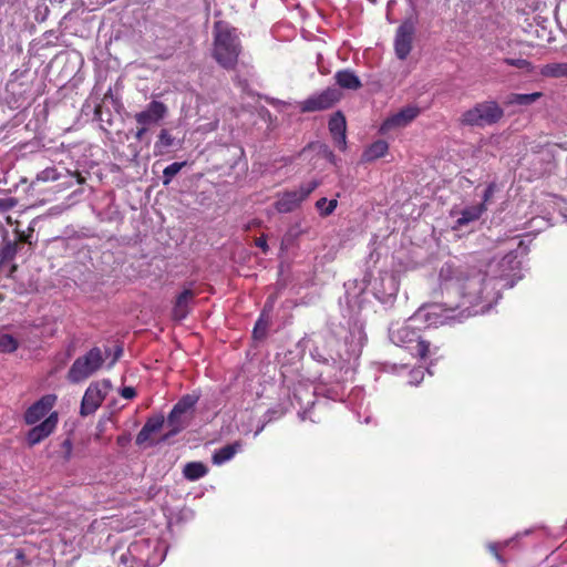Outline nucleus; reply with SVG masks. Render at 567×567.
<instances>
[{
  "instance_id": "nucleus-1",
  "label": "nucleus",
  "mask_w": 567,
  "mask_h": 567,
  "mask_svg": "<svg viewBox=\"0 0 567 567\" xmlns=\"http://www.w3.org/2000/svg\"><path fill=\"white\" fill-rule=\"evenodd\" d=\"M443 281H450L460 292L463 299V306H478L484 301H488L492 297L494 286L491 287L492 280L486 272L476 268L454 267L445 264L440 271Z\"/></svg>"
},
{
  "instance_id": "nucleus-2",
  "label": "nucleus",
  "mask_w": 567,
  "mask_h": 567,
  "mask_svg": "<svg viewBox=\"0 0 567 567\" xmlns=\"http://www.w3.org/2000/svg\"><path fill=\"white\" fill-rule=\"evenodd\" d=\"M243 49L237 28L221 20L214 23L212 56L220 68L236 70Z\"/></svg>"
},
{
  "instance_id": "nucleus-3",
  "label": "nucleus",
  "mask_w": 567,
  "mask_h": 567,
  "mask_svg": "<svg viewBox=\"0 0 567 567\" xmlns=\"http://www.w3.org/2000/svg\"><path fill=\"white\" fill-rule=\"evenodd\" d=\"M389 337L395 346L406 349L414 358L425 360L431 353V343L409 322L391 324Z\"/></svg>"
},
{
  "instance_id": "nucleus-4",
  "label": "nucleus",
  "mask_w": 567,
  "mask_h": 567,
  "mask_svg": "<svg viewBox=\"0 0 567 567\" xmlns=\"http://www.w3.org/2000/svg\"><path fill=\"white\" fill-rule=\"evenodd\" d=\"M504 117V110L493 100L476 103L460 117L463 126L484 127L498 123Z\"/></svg>"
},
{
  "instance_id": "nucleus-5",
  "label": "nucleus",
  "mask_w": 567,
  "mask_h": 567,
  "mask_svg": "<svg viewBox=\"0 0 567 567\" xmlns=\"http://www.w3.org/2000/svg\"><path fill=\"white\" fill-rule=\"evenodd\" d=\"M106 355L101 348H91L74 360L66 373L68 381L73 384L85 381L103 367Z\"/></svg>"
},
{
  "instance_id": "nucleus-6",
  "label": "nucleus",
  "mask_w": 567,
  "mask_h": 567,
  "mask_svg": "<svg viewBox=\"0 0 567 567\" xmlns=\"http://www.w3.org/2000/svg\"><path fill=\"white\" fill-rule=\"evenodd\" d=\"M320 185L317 179H311L299 186L298 189L287 190L278 195L275 202V208L278 213L287 214L296 210L310 194L316 190Z\"/></svg>"
},
{
  "instance_id": "nucleus-7",
  "label": "nucleus",
  "mask_w": 567,
  "mask_h": 567,
  "mask_svg": "<svg viewBox=\"0 0 567 567\" xmlns=\"http://www.w3.org/2000/svg\"><path fill=\"white\" fill-rule=\"evenodd\" d=\"M109 381L92 382L84 392L81 401L80 414L87 416L93 414L106 398Z\"/></svg>"
},
{
  "instance_id": "nucleus-8",
  "label": "nucleus",
  "mask_w": 567,
  "mask_h": 567,
  "mask_svg": "<svg viewBox=\"0 0 567 567\" xmlns=\"http://www.w3.org/2000/svg\"><path fill=\"white\" fill-rule=\"evenodd\" d=\"M341 99V93L336 87H328L322 92L309 96L300 103L303 113L324 111L331 109Z\"/></svg>"
},
{
  "instance_id": "nucleus-9",
  "label": "nucleus",
  "mask_w": 567,
  "mask_h": 567,
  "mask_svg": "<svg viewBox=\"0 0 567 567\" xmlns=\"http://www.w3.org/2000/svg\"><path fill=\"white\" fill-rule=\"evenodd\" d=\"M415 33L414 22L410 19L403 21L396 29L394 51L399 60H405L412 51Z\"/></svg>"
},
{
  "instance_id": "nucleus-10",
  "label": "nucleus",
  "mask_w": 567,
  "mask_h": 567,
  "mask_svg": "<svg viewBox=\"0 0 567 567\" xmlns=\"http://www.w3.org/2000/svg\"><path fill=\"white\" fill-rule=\"evenodd\" d=\"M167 112L168 109L163 102L152 101L147 104L145 110L136 113L134 118L137 125L150 128L159 123L167 115Z\"/></svg>"
},
{
  "instance_id": "nucleus-11",
  "label": "nucleus",
  "mask_w": 567,
  "mask_h": 567,
  "mask_svg": "<svg viewBox=\"0 0 567 567\" xmlns=\"http://www.w3.org/2000/svg\"><path fill=\"white\" fill-rule=\"evenodd\" d=\"M56 396L54 394L43 395L27 409L23 415L24 422L28 425L37 424L40 420L47 416V414L54 406Z\"/></svg>"
},
{
  "instance_id": "nucleus-12",
  "label": "nucleus",
  "mask_w": 567,
  "mask_h": 567,
  "mask_svg": "<svg viewBox=\"0 0 567 567\" xmlns=\"http://www.w3.org/2000/svg\"><path fill=\"white\" fill-rule=\"evenodd\" d=\"M420 114V109L414 105H409L400 110L398 113L384 120L381 124L380 132L388 133L394 127H404L415 120Z\"/></svg>"
},
{
  "instance_id": "nucleus-13",
  "label": "nucleus",
  "mask_w": 567,
  "mask_h": 567,
  "mask_svg": "<svg viewBox=\"0 0 567 567\" xmlns=\"http://www.w3.org/2000/svg\"><path fill=\"white\" fill-rule=\"evenodd\" d=\"M58 413H50L44 421L33 426L27 434V442L30 446H34L47 439L58 425Z\"/></svg>"
},
{
  "instance_id": "nucleus-14",
  "label": "nucleus",
  "mask_w": 567,
  "mask_h": 567,
  "mask_svg": "<svg viewBox=\"0 0 567 567\" xmlns=\"http://www.w3.org/2000/svg\"><path fill=\"white\" fill-rule=\"evenodd\" d=\"M328 127L337 146L344 151L347 146V121L341 111L332 114L329 120Z\"/></svg>"
},
{
  "instance_id": "nucleus-15",
  "label": "nucleus",
  "mask_w": 567,
  "mask_h": 567,
  "mask_svg": "<svg viewBox=\"0 0 567 567\" xmlns=\"http://www.w3.org/2000/svg\"><path fill=\"white\" fill-rule=\"evenodd\" d=\"M196 293L192 289L183 290L177 297L173 306L172 317L176 321L184 320L190 310V302L195 299Z\"/></svg>"
},
{
  "instance_id": "nucleus-16",
  "label": "nucleus",
  "mask_w": 567,
  "mask_h": 567,
  "mask_svg": "<svg viewBox=\"0 0 567 567\" xmlns=\"http://www.w3.org/2000/svg\"><path fill=\"white\" fill-rule=\"evenodd\" d=\"M165 423V419L162 414L150 416L138 434L136 435L135 443L143 445L150 441L153 433L158 432Z\"/></svg>"
},
{
  "instance_id": "nucleus-17",
  "label": "nucleus",
  "mask_w": 567,
  "mask_h": 567,
  "mask_svg": "<svg viewBox=\"0 0 567 567\" xmlns=\"http://www.w3.org/2000/svg\"><path fill=\"white\" fill-rule=\"evenodd\" d=\"M336 83L346 90L357 91L362 87L359 76L349 69L340 70L334 74Z\"/></svg>"
},
{
  "instance_id": "nucleus-18",
  "label": "nucleus",
  "mask_w": 567,
  "mask_h": 567,
  "mask_svg": "<svg viewBox=\"0 0 567 567\" xmlns=\"http://www.w3.org/2000/svg\"><path fill=\"white\" fill-rule=\"evenodd\" d=\"M166 424L169 427V431L162 437V441H167L172 436L181 433L188 425V421L185 415H182L172 409L167 416Z\"/></svg>"
},
{
  "instance_id": "nucleus-19",
  "label": "nucleus",
  "mask_w": 567,
  "mask_h": 567,
  "mask_svg": "<svg viewBox=\"0 0 567 567\" xmlns=\"http://www.w3.org/2000/svg\"><path fill=\"white\" fill-rule=\"evenodd\" d=\"M389 151V144L384 140H378L369 145L362 153V162L370 163L383 157Z\"/></svg>"
},
{
  "instance_id": "nucleus-20",
  "label": "nucleus",
  "mask_w": 567,
  "mask_h": 567,
  "mask_svg": "<svg viewBox=\"0 0 567 567\" xmlns=\"http://www.w3.org/2000/svg\"><path fill=\"white\" fill-rule=\"evenodd\" d=\"M543 96L542 92L534 93H511L506 96L504 104L507 106L519 105L529 106Z\"/></svg>"
},
{
  "instance_id": "nucleus-21",
  "label": "nucleus",
  "mask_w": 567,
  "mask_h": 567,
  "mask_svg": "<svg viewBox=\"0 0 567 567\" xmlns=\"http://www.w3.org/2000/svg\"><path fill=\"white\" fill-rule=\"evenodd\" d=\"M241 444L240 442H235L233 444H227L217 451L214 452L212 461L216 465H221L226 463L227 461L231 460L235 454L240 449Z\"/></svg>"
},
{
  "instance_id": "nucleus-22",
  "label": "nucleus",
  "mask_w": 567,
  "mask_h": 567,
  "mask_svg": "<svg viewBox=\"0 0 567 567\" xmlns=\"http://www.w3.org/2000/svg\"><path fill=\"white\" fill-rule=\"evenodd\" d=\"M485 210L486 206L484 204L471 206L463 209L461 213V217L457 219V225L465 226L472 221L480 219Z\"/></svg>"
},
{
  "instance_id": "nucleus-23",
  "label": "nucleus",
  "mask_w": 567,
  "mask_h": 567,
  "mask_svg": "<svg viewBox=\"0 0 567 567\" xmlns=\"http://www.w3.org/2000/svg\"><path fill=\"white\" fill-rule=\"evenodd\" d=\"M208 472L207 466L202 462H189L183 468V475L188 481H197Z\"/></svg>"
},
{
  "instance_id": "nucleus-24",
  "label": "nucleus",
  "mask_w": 567,
  "mask_h": 567,
  "mask_svg": "<svg viewBox=\"0 0 567 567\" xmlns=\"http://www.w3.org/2000/svg\"><path fill=\"white\" fill-rule=\"evenodd\" d=\"M540 74L545 78H567V62L545 64L540 69Z\"/></svg>"
},
{
  "instance_id": "nucleus-25",
  "label": "nucleus",
  "mask_w": 567,
  "mask_h": 567,
  "mask_svg": "<svg viewBox=\"0 0 567 567\" xmlns=\"http://www.w3.org/2000/svg\"><path fill=\"white\" fill-rule=\"evenodd\" d=\"M199 400V395L192 393V394H185L183 395L177 403L173 406V410L178 412L182 415H185L194 409L196 403Z\"/></svg>"
},
{
  "instance_id": "nucleus-26",
  "label": "nucleus",
  "mask_w": 567,
  "mask_h": 567,
  "mask_svg": "<svg viewBox=\"0 0 567 567\" xmlns=\"http://www.w3.org/2000/svg\"><path fill=\"white\" fill-rule=\"evenodd\" d=\"M199 400V395L192 393V394H185L183 395L177 403L173 406V410L178 412L182 415H185L194 409L196 403Z\"/></svg>"
},
{
  "instance_id": "nucleus-27",
  "label": "nucleus",
  "mask_w": 567,
  "mask_h": 567,
  "mask_svg": "<svg viewBox=\"0 0 567 567\" xmlns=\"http://www.w3.org/2000/svg\"><path fill=\"white\" fill-rule=\"evenodd\" d=\"M199 400V395L192 393V394H185L183 395L177 403L173 406V410L178 412L182 415H185L194 409L196 403Z\"/></svg>"
},
{
  "instance_id": "nucleus-28",
  "label": "nucleus",
  "mask_w": 567,
  "mask_h": 567,
  "mask_svg": "<svg viewBox=\"0 0 567 567\" xmlns=\"http://www.w3.org/2000/svg\"><path fill=\"white\" fill-rule=\"evenodd\" d=\"M174 142H175V138L173 137V135L169 133L168 130L166 128H163L159 134H158V138L155 143V154L156 155H163L164 153L167 152L168 148H171L173 145H174Z\"/></svg>"
},
{
  "instance_id": "nucleus-29",
  "label": "nucleus",
  "mask_w": 567,
  "mask_h": 567,
  "mask_svg": "<svg viewBox=\"0 0 567 567\" xmlns=\"http://www.w3.org/2000/svg\"><path fill=\"white\" fill-rule=\"evenodd\" d=\"M337 206V198L327 199L326 197H321L316 202V208L319 210L321 217H328L332 215Z\"/></svg>"
},
{
  "instance_id": "nucleus-30",
  "label": "nucleus",
  "mask_w": 567,
  "mask_h": 567,
  "mask_svg": "<svg viewBox=\"0 0 567 567\" xmlns=\"http://www.w3.org/2000/svg\"><path fill=\"white\" fill-rule=\"evenodd\" d=\"M19 251H21V249L18 247V244L8 240L0 249V260L13 261Z\"/></svg>"
},
{
  "instance_id": "nucleus-31",
  "label": "nucleus",
  "mask_w": 567,
  "mask_h": 567,
  "mask_svg": "<svg viewBox=\"0 0 567 567\" xmlns=\"http://www.w3.org/2000/svg\"><path fill=\"white\" fill-rule=\"evenodd\" d=\"M19 348V341L9 333L0 334V352L12 353Z\"/></svg>"
},
{
  "instance_id": "nucleus-32",
  "label": "nucleus",
  "mask_w": 567,
  "mask_h": 567,
  "mask_svg": "<svg viewBox=\"0 0 567 567\" xmlns=\"http://www.w3.org/2000/svg\"><path fill=\"white\" fill-rule=\"evenodd\" d=\"M185 165L186 162H174L166 166L163 171V184L167 186Z\"/></svg>"
},
{
  "instance_id": "nucleus-33",
  "label": "nucleus",
  "mask_w": 567,
  "mask_h": 567,
  "mask_svg": "<svg viewBox=\"0 0 567 567\" xmlns=\"http://www.w3.org/2000/svg\"><path fill=\"white\" fill-rule=\"evenodd\" d=\"M269 328V320L265 317L264 313L260 315L258 320L255 323L252 336L257 340H261L267 336V330Z\"/></svg>"
},
{
  "instance_id": "nucleus-34",
  "label": "nucleus",
  "mask_w": 567,
  "mask_h": 567,
  "mask_svg": "<svg viewBox=\"0 0 567 567\" xmlns=\"http://www.w3.org/2000/svg\"><path fill=\"white\" fill-rule=\"evenodd\" d=\"M13 234H14V240H12V241L17 243L18 247L21 250L24 245H28L29 246L28 250H31L37 244V241L33 243L32 239L29 238L27 234H24L21 229H19V227H16L13 229Z\"/></svg>"
},
{
  "instance_id": "nucleus-35",
  "label": "nucleus",
  "mask_w": 567,
  "mask_h": 567,
  "mask_svg": "<svg viewBox=\"0 0 567 567\" xmlns=\"http://www.w3.org/2000/svg\"><path fill=\"white\" fill-rule=\"evenodd\" d=\"M504 63L509 65V66H514V68H517L519 70H524L527 73H532L534 71V65L532 64V62H529L526 59L506 58V59H504Z\"/></svg>"
},
{
  "instance_id": "nucleus-36",
  "label": "nucleus",
  "mask_w": 567,
  "mask_h": 567,
  "mask_svg": "<svg viewBox=\"0 0 567 567\" xmlns=\"http://www.w3.org/2000/svg\"><path fill=\"white\" fill-rule=\"evenodd\" d=\"M18 266L13 261L0 260V277L10 278L17 271Z\"/></svg>"
},
{
  "instance_id": "nucleus-37",
  "label": "nucleus",
  "mask_w": 567,
  "mask_h": 567,
  "mask_svg": "<svg viewBox=\"0 0 567 567\" xmlns=\"http://www.w3.org/2000/svg\"><path fill=\"white\" fill-rule=\"evenodd\" d=\"M73 443L71 437H66L61 443V457L64 462H69L72 458Z\"/></svg>"
},
{
  "instance_id": "nucleus-38",
  "label": "nucleus",
  "mask_w": 567,
  "mask_h": 567,
  "mask_svg": "<svg viewBox=\"0 0 567 567\" xmlns=\"http://www.w3.org/2000/svg\"><path fill=\"white\" fill-rule=\"evenodd\" d=\"M19 200L16 197L0 198V214H4L18 205Z\"/></svg>"
},
{
  "instance_id": "nucleus-39",
  "label": "nucleus",
  "mask_w": 567,
  "mask_h": 567,
  "mask_svg": "<svg viewBox=\"0 0 567 567\" xmlns=\"http://www.w3.org/2000/svg\"><path fill=\"white\" fill-rule=\"evenodd\" d=\"M504 545H499L497 543H491L487 545V548L489 550V553L499 561L503 563V558L502 556L499 555V549L503 548Z\"/></svg>"
},
{
  "instance_id": "nucleus-40",
  "label": "nucleus",
  "mask_w": 567,
  "mask_h": 567,
  "mask_svg": "<svg viewBox=\"0 0 567 567\" xmlns=\"http://www.w3.org/2000/svg\"><path fill=\"white\" fill-rule=\"evenodd\" d=\"M121 396L126 400H132L136 396V390L133 386H124L121 390Z\"/></svg>"
},
{
  "instance_id": "nucleus-41",
  "label": "nucleus",
  "mask_w": 567,
  "mask_h": 567,
  "mask_svg": "<svg viewBox=\"0 0 567 567\" xmlns=\"http://www.w3.org/2000/svg\"><path fill=\"white\" fill-rule=\"evenodd\" d=\"M495 184L494 183H491L489 185H487V187L485 188L484 190V195H483V203L485 206H486V202H488L494 193H495Z\"/></svg>"
},
{
  "instance_id": "nucleus-42",
  "label": "nucleus",
  "mask_w": 567,
  "mask_h": 567,
  "mask_svg": "<svg viewBox=\"0 0 567 567\" xmlns=\"http://www.w3.org/2000/svg\"><path fill=\"white\" fill-rule=\"evenodd\" d=\"M14 558L22 566L29 565V560L23 549H17L14 551Z\"/></svg>"
},
{
  "instance_id": "nucleus-43",
  "label": "nucleus",
  "mask_w": 567,
  "mask_h": 567,
  "mask_svg": "<svg viewBox=\"0 0 567 567\" xmlns=\"http://www.w3.org/2000/svg\"><path fill=\"white\" fill-rule=\"evenodd\" d=\"M255 245L259 247L264 252L268 251L267 238L265 235H261L260 237L256 238Z\"/></svg>"
},
{
  "instance_id": "nucleus-44",
  "label": "nucleus",
  "mask_w": 567,
  "mask_h": 567,
  "mask_svg": "<svg viewBox=\"0 0 567 567\" xmlns=\"http://www.w3.org/2000/svg\"><path fill=\"white\" fill-rule=\"evenodd\" d=\"M42 175L43 176L41 178L43 181H48V179H53L54 181V179L58 178V176L55 174V169H45V171L42 172Z\"/></svg>"
},
{
  "instance_id": "nucleus-45",
  "label": "nucleus",
  "mask_w": 567,
  "mask_h": 567,
  "mask_svg": "<svg viewBox=\"0 0 567 567\" xmlns=\"http://www.w3.org/2000/svg\"><path fill=\"white\" fill-rule=\"evenodd\" d=\"M148 130L150 128H147V127H145L143 125H137V130H136V133H135V138L137 141H141Z\"/></svg>"
},
{
  "instance_id": "nucleus-46",
  "label": "nucleus",
  "mask_w": 567,
  "mask_h": 567,
  "mask_svg": "<svg viewBox=\"0 0 567 567\" xmlns=\"http://www.w3.org/2000/svg\"><path fill=\"white\" fill-rule=\"evenodd\" d=\"M130 440H131V439H130V435H127V434H123V435H118V436H117V439H116V443H117L120 446L124 447V446H126V445L128 444Z\"/></svg>"
},
{
  "instance_id": "nucleus-47",
  "label": "nucleus",
  "mask_w": 567,
  "mask_h": 567,
  "mask_svg": "<svg viewBox=\"0 0 567 567\" xmlns=\"http://www.w3.org/2000/svg\"><path fill=\"white\" fill-rule=\"evenodd\" d=\"M72 176H74L76 178V183L80 185L84 184L86 181L85 177L78 171L73 172Z\"/></svg>"
},
{
  "instance_id": "nucleus-48",
  "label": "nucleus",
  "mask_w": 567,
  "mask_h": 567,
  "mask_svg": "<svg viewBox=\"0 0 567 567\" xmlns=\"http://www.w3.org/2000/svg\"><path fill=\"white\" fill-rule=\"evenodd\" d=\"M22 231H23L24 234H27L29 238H31V239H32V238H33V235H34L35 229H34V226H33L32 224H30V225L28 226L27 230H22Z\"/></svg>"
},
{
  "instance_id": "nucleus-49",
  "label": "nucleus",
  "mask_w": 567,
  "mask_h": 567,
  "mask_svg": "<svg viewBox=\"0 0 567 567\" xmlns=\"http://www.w3.org/2000/svg\"><path fill=\"white\" fill-rule=\"evenodd\" d=\"M441 309V306L440 305H432L430 306V312L429 315H436L437 313V310Z\"/></svg>"
},
{
  "instance_id": "nucleus-50",
  "label": "nucleus",
  "mask_w": 567,
  "mask_h": 567,
  "mask_svg": "<svg viewBox=\"0 0 567 567\" xmlns=\"http://www.w3.org/2000/svg\"><path fill=\"white\" fill-rule=\"evenodd\" d=\"M6 221H7V224H8V225H11V226H12L13 224H16V225H17V227L19 226V221H18V220H13L10 216H8V217L6 218Z\"/></svg>"
},
{
  "instance_id": "nucleus-51",
  "label": "nucleus",
  "mask_w": 567,
  "mask_h": 567,
  "mask_svg": "<svg viewBox=\"0 0 567 567\" xmlns=\"http://www.w3.org/2000/svg\"><path fill=\"white\" fill-rule=\"evenodd\" d=\"M121 354H122V349H117V351L115 352L114 360H117Z\"/></svg>"
},
{
  "instance_id": "nucleus-52",
  "label": "nucleus",
  "mask_w": 567,
  "mask_h": 567,
  "mask_svg": "<svg viewBox=\"0 0 567 567\" xmlns=\"http://www.w3.org/2000/svg\"><path fill=\"white\" fill-rule=\"evenodd\" d=\"M456 308H458V306H456V307H451V308H449L447 310H449V311H454Z\"/></svg>"
},
{
  "instance_id": "nucleus-53",
  "label": "nucleus",
  "mask_w": 567,
  "mask_h": 567,
  "mask_svg": "<svg viewBox=\"0 0 567 567\" xmlns=\"http://www.w3.org/2000/svg\"><path fill=\"white\" fill-rule=\"evenodd\" d=\"M4 300L3 295L0 293V303Z\"/></svg>"
}]
</instances>
